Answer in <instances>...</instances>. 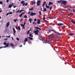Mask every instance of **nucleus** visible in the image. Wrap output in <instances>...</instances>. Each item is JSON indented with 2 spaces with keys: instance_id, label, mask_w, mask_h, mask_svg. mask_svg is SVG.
Listing matches in <instances>:
<instances>
[{
  "instance_id": "obj_40",
  "label": "nucleus",
  "mask_w": 75,
  "mask_h": 75,
  "mask_svg": "<svg viewBox=\"0 0 75 75\" xmlns=\"http://www.w3.org/2000/svg\"><path fill=\"white\" fill-rule=\"evenodd\" d=\"M20 11L19 10H18V11H17L16 12V13H18V12H19Z\"/></svg>"
},
{
  "instance_id": "obj_29",
  "label": "nucleus",
  "mask_w": 75,
  "mask_h": 75,
  "mask_svg": "<svg viewBox=\"0 0 75 75\" xmlns=\"http://www.w3.org/2000/svg\"><path fill=\"white\" fill-rule=\"evenodd\" d=\"M10 44V45H11V46H12V47H14V45H13L12 43H11Z\"/></svg>"
},
{
  "instance_id": "obj_48",
  "label": "nucleus",
  "mask_w": 75,
  "mask_h": 75,
  "mask_svg": "<svg viewBox=\"0 0 75 75\" xmlns=\"http://www.w3.org/2000/svg\"><path fill=\"white\" fill-rule=\"evenodd\" d=\"M9 1V0H6V3H8Z\"/></svg>"
},
{
  "instance_id": "obj_32",
  "label": "nucleus",
  "mask_w": 75,
  "mask_h": 75,
  "mask_svg": "<svg viewBox=\"0 0 75 75\" xmlns=\"http://www.w3.org/2000/svg\"><path fill=\"white\" fill-rule=\"evenodd\" d=\"M32 20H33L31 18H30L29 19V21H32Z\"/></svg>"
},
{
  "instance_id": "obj_49",
  "label": "nucleus",
  "mask_w": 75,
  "mask_h": 75,
  "mask_svg": "<svg viewBox=\"0 0 75 75\" xmlns=\"http://www.w3.org/2000/svg\"><path fill=\"white\" fill-rule=\"evenodd\" d=\"M9 14V13H7L6 14V15L7 16H8V15Z\"/></svg>"
},
{
  "instance_id": "obj_18",
  "label": "nucleus",
  "mask_w": 75,
  "mask_h": 75,
  "mask_svg": "<svg viewBox=\"0 0 75 75\" xmlns=\"http://www.w3.org/2000/svg\"><path fill=\"white\" fill-rule=\"evenodd\" d=\"M35 3H36V2H35V1H33V2H32V4H33L34 5H35Z\"/></svg>"
},
{
  "instance_id": "obj_54",
  "label": "nucleus",
  "mask_w": 75,
  "mask_h": 75,
  "mask_svg": "<svg viewBox=\"0 0 75 75\" xmlns=\"http://www.w3.org/2000/svg\"><path fill=\"white\" fill-rule=\"evenodd\" d=\"M73 11L74 12H75V10H74V9H73Z\"/></svg>"
},
{
  "instance_id": "obj_23",
  "label": "nucleus",
  "mask_w": 75,
  "mask_h": 75,
  "mask_svg": "<svg viewBox=\"0 0 75 75\" xmlns=\"http://www.w3.org/2000/svg\"><path fill=\"white\" fill-rule=\"evenodd\" d=\"M30 31H31V29H30L29 30H28V33H27V34H28L30 33Z\"/></svg>"
},
{
  "instance_id": "obj_10",
  "label": "nucleus",
  "mask_w": 75,
  "mask_h": 75,
  "mask_svg": "<svg viewBox=\"0 0 75 75\" xmlns=\"http://www.w3.org/2000/svg\"><path fill=\"white\" fill-rule=\"evenodd\" d=\"M64 25V24L62 23H58L57 24V25L59 26H61V25Z\"/></svg>"
},
{
  "instance_id": "obj_36",
  "label": "nucleus",
  "mask_w": 75,
  "mask_h": 75,
  "mask_svg": "<svg viewBox=\"0 0 75 75\" xmlns=\"http://www.w3.org/2000/svg\"><path fill=\"white\" fill-rule=\"evenodd\" d=\"M52 9V7H50V11H51Z\"/></svg>"
},
{
  "instance_id": "obj_24",
  "label": "nucleus",
  "mask_w": 75,
  "mask_h": 75,
  "mask_svg": "<svg viewBox=\"0 0 75 75\" xmlns=\"http://www.w3.org/2000/svg\"><path fill=\"white\" fill-rule=\"evenodd\" d=\"M69 35H74V33H70Z\"/></svg>"
},
{
  "instance_id": "obj_5",
  "label": "nucleus",
  "mask_w": 75,
  "mask_h": 75,
  "mask_svg": "<svg viewBox=\"0 0 75 75\" xmlns=\"http://www.w3.org/2000/svg\"><path fill=\"white\" fill-rule=\"evenodd\" d=\"M21 4H22L23 5L22 6H24V5H25V3H24V1H21Z\"/></svg>"
},
{
  "instance_id": "obj_9",
  "label": "nucleus",
  "mask_w": 75,
  "mask_h": 75,
  "mask_svg": "<svg viewBox=\"0 0 75 75\" xmlns=\"http://www.w3.org/2000/svg\"><path fill=\"white\" fill-rule=\"evenodd\" d=\"M13 3H12L11 4H9L8 6V8H11V7L13 6Z\"/></svg>"
},
{
  "instance_id": "obj_51",
  "label": "nucleus",
  "mask_w": 75,
  "mask_h": 75,
  "mask_svg": "<svg viewBox=\"0 0 75 75\" xmlns=\"http://www.w3.org/2000/svg\"><path fill=\"white\" fill-rule=\"evenodd\" d=\"M3 48V46L2 47H0V49H1Z\"/></svg>"
},
{
  "instance_id": "obj_12",
  "label": "nucleus",
  "mask_w": 75,
  "mask_h": 75,
  "mask_svg": "<svg viewBox=\"0 0 75 75\" xmlns=\"http://www.w3.org/2000/svg\"><path fill=\"white\" fill-rule=\"evenodd\" d=\"M9 25H10V22H8L6 24V27H8Z\"/></svg>"
},
{
  "instance_id": "obj_57",
  "label": "nucleus",
  "mask_w": 75,
  "mask_h": 75,
  "mask_svg": "<svg viewBox=\"0 0 75 75\" xmlns=\"http://www.w3.org/2000/svg\"><path fill=\"white\" fill-rule=\"evenodd\" d=\"M22 21H23V19H22L20 21V23H21V22Z\"/></svg>"
},
{
  "instance_id": "obj_4",
  "label": "nucleus",
  "mask_w": 75,
  "mask_h": 75,
  "mask_svg": "<svg viewBox=\"0 0 75 75\" xmlns=\"http://www.w3.org/2000/svg\"><path fill=\"white\" fill-rule=\"evenodd\" d=\"M34 28H35L36 30H38H38H41V29L39 28L38 27H35Z\"/></svg>"
},
{
  "instance_id": "obj_50",
  "label": "nucleus",
  "mask_w": 75,
  "mask_h": 75,
  "mask_svg": "<svg viewBox=\"0 0 75 75\" xmlns=\"http://www.w3.org/2000/svg\"><path fill=\"white\" fill-rule=\"evenodd\" d=\"M25 22L23 24V25H24V26H25Z\"/></svg>"
},
{
  "instance_id": "obj_19",
  "label": "nucleus",
  "mask_w": 75,
  "mask_h": 75,
  "mask_svg": "<svg viewBox=\"0 0 75 75\" xmlns=\"http://www.w3.org/2000/svg\"><path fill=\"white\" fill-rule=\"evenodd\" d=\"M46 3V1H45L43 3V5L42 6V7H44L45 6V4Z\"/></svg>"
},
{
  "instance_id": "obj_55",
  "label": "nucleus",
  "mask_w": 75,
  "mask_h": 75,
  "mask_svg": "<svg viewBox=\"0 0 75 75\" xmlns=\"http://www.w3.org/2000/svg\"><path fill=\"white\" fill-rule=\"evenodd\" d=\"M4 40H8V38H7L6 39H5Z\"/></svg>"
},
{
  "instance_id": "obj_45",
  "label": "nucleus",
  "mask_w": 75,
  "mask_h": 75,
  "mask_svg": "<svg viewBox=\"0 0 75 75\" xmlns=\"http://www.w3.org/2000/svg\"><path fill=\"white\" fill-rule=\"evenodd\" d=\"M6 42H4V45H6Z\"/></svg>"
},
{
  "instance_id": "obj_6",
  "label": "nucleus",
  "mask_w": 75,
  "mask_h": 75,
  "mask_svg": "<svg viewBox=\"0 0 75 75\" xmlns=\"http://www.w3.org/2000/svg\"><path fill=\"white\" fill-rule=\"evenodd\" d=\"M15 27H16V28L17 30H20V26H18L17 28V26H16Z\"/></svg>"
},
{
  "instance_id": "obj_22",
  "label": "nucleus",
  "mask_w": 75,
  "mask_h": 75,
  "mask_svg": "<svg viewBox=\"0 0 75 75\" xmlns=\"http://www.w3.org/2000/svg\"><path fill=\"white\" fill-rule=\"evenodd\" d=\"M28 38H29L30 40H33V38L30 37H29Z\"/></svg>"
},
{
  "instance_id": "obj_58",
  "label": "nucleus",
  "mask_w": 75,
  "mask_h": 75,
  "mask_svg": "<svg viewBox=\"0 0 75 75\" xmlns=\"http://www.w3.org/2000/svg\"><path fill=\"white\" fill-rule=\"evenodd\" d=\"M52 4H53V3H52V2H51V5H52Z\"/></svg>"
},
{
  "instance_id": "obj_46",
  "label": "nucleus",
  "mask_w": 75,
  "mask_h": 75,
  "mask_svg": "<svg viewBox=\"0 0 75 75\" xmlns=\"http://www.w3.org/2000/svg\"><path fill=\"white\" fill-rule=\"evenodd\" d=\"M25 26L23 25V29H24H24H25Z\"/></svg>"
},
{
  "instance_id": "obj_11",
  "label": "nucleus",
  "mask_w": 75,
  "mask_h": 75,
  "mask_svg": "<svg viewBox=\"0 0 75 75\" xmlns=\"http://www.w3.org/2000/svg\"><path fill=\"white\" fill-rule=\"evenodd\" d=\"M24 13H25V12H24L23 13H21L19 15L20 17H22V15H23V14H24Z\"/></svg>"
},
{
  "instance_id": "obj_21",
  "label": "nucleus",
  "mask_w": 75,
  "mask_h": 75,
  "mask_svg": "<svg viewBox=\"0 0 75 75\" xmlns=\"http://www.w3.org/2000/svg\"><path fill=\"white\" fill-rule=\"evenodd\" d=\"M30 37H33V35H32V34L30 33L29 34Z\"/></svg>"
},
{
  "instance_id": "obj_61",
  "label": "nucleus",
  "mask_w": 75,
  "mask_h": 75,
  "mask_svg": "<svg viewBox=\"0 0 75 75\" xmlns=\"http://www.w3.org/2000/svg\"><path fill=\"white\" fill-rule=\"evenodd\" d=\"M22 45H21L20 46V47H22Z\"/></svg>"
},
{
  "instance_id": "obj_28",
  "label": "nucleus",
  "mask_w": 75,
  "mask_h": 75,
  "mask_svg": "<svg viewBox=\"0 0 75 75\" xmlns=\"http://www.w3.org/2000/svg\"><path fill=\"white\" fill-rule=\"evenodd\" d=\"M37 15V13H33V16H35V15Z\"/></svg>"
},
{
  "instance_id": "obj_17",
  "label": "nucleus",
  "mask_w": 75,
  "mask_h": 75,
  "mask_svg": "<svg viewBox=\"0 0 75 75\" xmlns=\"http://www.w3.org/2000/svg\"><path fill=\"white\" fill-rule=\"evenodd\" d=\"M46 7L47 8H50V6H47V4H46Z\"/></svg>"
},
{
  "instance_id": "obj_44",
  "label": "nucleus",
  "mask_w": 75,
  "mask_h": 75,
  "mask_svg": "<svg viewBox=\"0 0 75 75\" xmlns=\"http://www.w3.org/2000/svg\"><path fill=\"white\" fill-rule=\"evenodd\" d=\"M49 33H51V30H49Z\"/></svg>"
},
{
  "instance_id": "obj_25",
  "label": "nucleus",
  "mask_w": 75,
  "mask_h": 75,
  "mask_svg": "<svg viewBox=\"0 0 75 75\" xmlns=\"http://www.w3.org/2000/svg\"><path fill=\"white\" fill-rule=\"evenodd\" d=\"M33 12H31L30 13V16H33Z\"/></svg>"
},
{
  "instance_id": "obj_37",
  "label": "nucleus",
  "mask_w": 75,
  "mask_h": 75,
  "mask_svg": "<svg viewBox=\"0 0 75 75\" xmlns=\"http://www.w3.org/2000/svg\"><path fill=\"white\" fill-rule=\"evenodd\" d=\"M9 13V14H13V12H10Z\"/></svg>"
},
{
  "instance_id": "obj_64",
  "label": "nucleus",
  "mask_w": 75,
  "mask_h": 75,
  "mask_svg": "<svg viewBox=\"0 0 75 75\" xmlns=\"http://www.w3.org/2000/svg\"><path fill=\"white\" fill-rule=\"evenodd\" d=\"M63 4V3L62 2V3L61 4Z\"/></svg>"
},
{
  "instance_id": "obj_41",
  "label": "nucleus",
  "mask_w": 75,
  "mask_h": 75,
  "mask_svg": "<svg viewBox=\"0 0 75 75\" xmlns=\"http://www.w3.org/2000/svg\"><path fill=\"white\" fill-rule=\"evenodd\" d=\"M37 21V19L36 18L34 20V21Z\"/></svg>"
},
{
  "instance_id": "obj_16",
  "label": "nucleus",
  "mask_w": 75,
  "mask_h": 75,
  "mask_svg": "<svg viewBox=\"0 0 75 75\" xmlns=\"http://www.w3.org/2000/svg\"><path fill=\"white\" fill-rule=\"evenodd\" d=\"M46 18L45 17H44L43 18V19L44 20V21H45V22H46V23H47V21L45 20V19Z\"/></svg>"
},
{
  "instance_id": "obj_27",
  "label": "nucleus",
  "mask_w": 75,
  "mask_h": 75,
  "mask_svg": "<svg viewBox=\"0 0 75 75\" xmlns=\"http://www.w3.org/2000/svg\"><path fill=\"white\" fill-rule=\"evenodd\" d=\"M16 21H17V19H16L15 20H13V21H14V22L15 23H16Z\"/></svg>"
},
{
  "instance_id": "obj_63",
  "label": "nucleus",
  "mask_w": 75,
  "mask_h": 75,
  "mask_svg": "<svg viewBox=\"0 0 75 75\" xmlns=\"http://www.w3.org/2000/svg\"><path fill=\"white\" fill-rule=\"evenodd\" d=\"M2 11H1V10H0V13L1 12H2Z\"/></svg>"
},
{
  "instance_id": "obj_62",
  "label": "nucleus",
  "mask_w": 75,
  "mask_h": 75,
  "mask_svg": "<svg viewBox=\"0 0 75 75\" xmlns=\"http://www.w3.org/2000/svg\"><path fill=\"white\" fill-rule=\"evenodd\" d=\"M71 20H72V18H69Z\"/></svg>"
},
{
  "instance_id": "obj_7",
  "label": "nucleus",
  "mask_w": 75,
  "mask_h": 75,
  "mask_svg": "<svg viewBox=\"0 0 75 75\" xmlns=\"http://www.w3.org/2000/svg\"><path fill=\"white\" fill-rule=\"evenodd\" d=\"M8 45H9V44L7 43L6 45H5L4 47H3V48H7V47H8Z\"/></svg>"
},
{
  "instance_id": "obj_34",
  "label": "nucleus",
  "mask_w": 75,
  "mask_h": 75,
  "mask_svg": "<svg viewBox=\"0 0 75 75\" xmlns=\"http://www.w3.org/2000/svg\"><path fill=\"white\" fill-rule=\"evenodd\" d=\"M0 4H3V2L1 1H0Z\"/></svg>"
},
{
  "instance_id": "obj_8",
  "label": "nucleus",
  "mask_w": 75,
  "mask_h": 75,
  "mask_svg": "<svg viewBox=\"0 0 75 75\" xmlns=\"http://www.w3.org/2000/svg\"><path fill=\"white\" fill-rule=\"evenodd\" d=\"M38 21L37 22V23L38 24H40V22H41V21H40V20L39 19H38L37 20Z\"/></svg>"
},
{
  "instance_id": "obj_15",
  "label": "nucleus",
  "mask_w": 75,
  "mask_h": 75,
  "mask_svg": "<svg viewBox=\"0 0 75 75\" xmlns=\"http://www.w3.org/2000/svg\"><path fill=\"white\" fill-rule=\"evenodd\" d=\"M13 33H16V31L15 30V28H13Z\"/></svg>"
},
{
  "instance_id": "obj_2",
  "label": "nucleus",
  "mask_w": 75,
  "mask_h": 75,
  "mask_svg": "<svg viewBox=\"0 0 75 75\" xmlns=\"http://www.w3.org/2000/svg\"><path fill=\"white\" fill-rule=\"evenodd\" d=\"M39 32V30H35L34 31V33H35V34L36 35H38V33Z\"/></svg>"
},
{
  "instance_id": "obj_53",
  "label": "nucleus",
  "mask_w": 75,
  "mask_h": 75,
  "mask_svg": "<svg viewBox=\"0 0 75 75\" xmlns=\"http://www.w3.org/2000/svg\"><path fill=\"white\" fill-rule=\"evenodd\" d=\"M30 14V11L28 12V14Z\"/></svg>"
},
{
  "instance_id": "obj_38",
  "label": "nucleus",
  "mask_w": 75,
  "mask_h": 75,
  "mask_svg": "<svg viewBox=\"0 0 75 75\" xmlns=\"http://www.w3.org/2000/svg\"><path fill=\"white\" fill-rule=\"evenodd\" d=\"M41 11H39V13L40 15H41Z\"/></svg>"
},
{
  "instance_id": "obj_1",
  "label": "nucleus",
  "mask_w": 75,
  "mask_h": 75,
  "mask_svg": "<svg viewBox=\"0 0 75 75\" xmlns=\"http://www.w3.org/2000/svg\"><path fill=\"white\" fill-rule=\"evenodd\" d=\"M58 3H62L64 4V5H65V6H66L67 5V4L66 3H67V1H63L62 0H60L59 1H58Z\"/></svg>"
},
{
  "instance_id": "obj_33",
  "label": "nucleus",
  "mask_w": 75,
  "mask_h": 75,
  "mask_svg": "<svg viewBox=\"0 0 75 75\" xmlns=\"http://www.w3.org/2000/svg\"><path fill=\"white\" fill-rule=\"evenodd\" d=\"M11 36V35H10L9 36H6V37H7L8 38H10Z\"/></svg>"
},
{
  "instance_id": "obj_60",
  "label": "nucleus",
  "mask_w": 75,
  "mask_h": 75,
  "mask_svg": "<svg viewBox=\"0 0 75 75\" xmlns=\"http://www.w3.org/2000/svg\"><path fill=\"white\" fill-rule=\"evenodd\" d=\"M23 44H24V45H25V42H24Z\"/></svg>"
},
{
  "instance_id": "obj_42",
  "label": "nucleus",
  "mask_w": 75,
  "mask_h": 75,
  "mask_svg": "<svg viewBox=\"0 0 75 75\" xmlns=\"http://www.w3.org/2000/svg\"><path fill=\"white\" fill-rule=\"evenodd\" d=\"M24 25H23V24H21V27H23V26H24Z\"/></svg>"
},
{
  "instance_id": "obj_20",
  "label": "nucleus",
  "mask_w": 75,
  "mask_h": 75,
  "mask_svg": "<svg viewBox=\"0 0 75 75\" xmlns=\"http://www.w3.org/2000/svg\"><path fill=\"white\" fill-rule=\"evenodd\" d=\"M34 9V7H32L31 8L29 9V10H33V9Z\"/></svg>"
},
{
  "instance_id": "obj_13",
  "label": "nucleus",
  "mask_w": 75,
  "mask_h": 75,
  "mask_svg": "<svg viewBox=\"0 0 75 75\" xmlns=\"http://www.w3.org/2000/svg\"><path fill=\"white\" fill-rule=\"evenodd\" d=\"M55 33H56V34H57L58 35H61L62 34V33H59L58 32H55Z\"/></svg>"
},
{
  "instance_id": "obj_30",
  "label": "nucleus",
  "mask_w": 75,
  "mask_h": 75,
  "mask_svg": "<svg viewBox=\"0 0 75 75\" xmlns=\"http://www.w3.org/2000/svg\"><path fill=\"white\" fill-rule=\"evenodd\" d=\"M71 22H72L73 24H75V22H74V21H71Z\"/></svg>"
},
{
  "instance_id": "obj_43",
  "label": "nucleus",
  "mask_w": 75,
  "mask_h": 75,
  "mask_svg": "<svg viewBox=\"0 0 75 75\" xmlns=\"http://www.w3.org/2000/svg\"><path fill=\"white\" fill-rule=\"evenodd\" d=\"M28 5V3H25V6H27Z\"/></svg>"
},
{
  "instance_id": "obj_52",
  "label": "nucleus",
  "mask_w": 75,
  "mask_h": 75,
  "mask_svg": "<svg viewBox=\"0 0 75 75\" xmlns=\"http://www.w3.org/2000/svg\"><path fill=\"white\" fill-rule=\"evenodd\" d=\"M17 6H13V8H15V7H16Z\"/></svg>"
},
{
  "instance_id": "obj_31",
  "label": "nucleus",
  "mask_w": 75,
  "mask_h": 75,
  "mask_svg": "<svg viewBox=\"0 0 75 75\" xmlns=\"http://www.w3.org/2000/svg\"><path fill=\"white\" fill-rule=\"evenodd\" d=\"M24 18H27V15H25L24 16Z\"/></svg>"
},
{
  "instance_id": "obj_59",
  "label": "nucleus",
  "mask_w": 75,
  "mask_h": 75,
  "mask_svg": "<svg viewBox=\"0 0 75 75\" xmlns=\"http://www.w3.org/2000/svg\"><path fill=\"white\" fill-rule=\"evenodd\" d=\"M21 11L22 12V11H24V10H21Z\"/></svg>"
},
{
  "instance_id": "obj_26",
  "label": "nucleus",
  "mask_w": 75,
  "mask_h": 75,
  "mask_svg": "<svg viewBox=\"0 0 75 75\" xmlns=\"http://www.w3.org/2000/svg\"><path fill=\"white\" fill-rule=\"evenodd\" d=\"M47 11L46 8H45L44 10L43 11V12H45V11Z\"/></svg>"
},
{
  "instance_id": "obj_39",
  "label": "nucleus",
  "mask_w": 75,
  "mask_h": 75,
  "mask_svg": "<svg viewBox=\"0 0 75 75\" xmlns=\"http://www.w3.org/2000/svg\"><path fill=\"white\" fill-rule=\"evenodd\" d=\"M51 2H49V5H51Z\"/></svg>"
},
{
  "instance_id": "obj_56",
  "label": "nucleus",
  "mask_w": 75,
  "mask_h": 75,
  "mask_svg": "<svg viewBox=\"0 0 75 75\" xmlns=\"http://www.w3.org/2000/svg\"><path fill=\"white\" fill-rule=\"evenodd\" d=\"M22 11H21V10H20L19 11V13H21V12Z\"/></svg>"
},
{
  "instance_id": "obj_35",
  "label": "nucleus",
  "mask_w": 75,
  "mask_h": 75,
  "mask_svg": "<svg viewBox=\"0 0 75 75\" xmlns=\"http://www.w3.org/2000/svg\"><path fill=\"white\" fill-rule=\"evenodd\" d=\"M33 24H35L36 25L37 24V23H35V22H34L33 23Z\"/></svg>"
},
{
  "instance_id": "obj_47",
  "label": "nucleus",
  "mask_w": 75,
  "mask_h": 75,
  "mask_svg": "<svg viewBox=\"0 0 75 75\" xmlns=\"http://www.w3.org/2000/svg\"><path fill=\"white\" fill-rule=\"evenodd\" d=\"M16 40H18V41H19V38H16Z\"/></svg>"
},
{
  "instance_id": "obj_3",
  "label": "nucleus",
  "mask_w": 75,
  "mask_h": 75,
  "mask_svg": "<svg viewBox=\"0 0 75 75\" xmlns=\"http://www.w3.org/2000/svg\"><path fill=\"white\" fill-rule=\"evenodd\" d=\"M41 2H40V0H38L37 1L36 4H37V6H40L41 5V4H40V3Z\"/></svg>"
},
{
  "instance_id": "obj_14",
  "label": "nucleus",
  "mask_w": 75,
  "mask_h": 75,
  "mask_svg": "<svg viewBox=\"0 0 75 75\" xmlns=\"http://www.w3.org/2000/svg\"><path fill=\"white\" fill-rule=\"evenodd\" d=\"M28 41V40L27 39V38H25V40L24 41V42H27Z\"/></svg>"
}]
</instances>
